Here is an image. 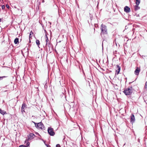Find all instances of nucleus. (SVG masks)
<instances>
[{"label": "nucleus", "mask_w": 147, "mask_h": 147, "mask_svg": "<svg viewBox=\"0 0 147 147\" xmlns=\"http://www.w3.org/2000/svg\"><path fill=\"white\" fill-rule=\"evenodd\" d=\"M123 92L126 95H131L133 92V89L132 87H129L128 88L125 89Z\"/></svg>", "instance_id": "obj_1"}, {"label": "nucleus", "mask_w": 147, "mask_h": 147, "mask_svg": "<svg viewBox=\"0 0 147 147\" xmlns=\"http://www.w3.org/2000/svg\"><path fill=\"white\" fill-rule=\"evenodd\" d=\"M36 128L38 129H41L45 130V127L42 122H40L38 123H36L33 122Z\"/></svg>", "instance_id": "obj_2"}, {"label": "nucleus", "mask_w": 147, "mask_h": 147, "mask_svg": "<svg viewBox=\"0 0 147 147\" xmlns=\"http://www.w3.org/2000/svg\"><path fill=\"white\" fill-rule=\"evenodd\" d=\"M101 34H107V26L105 25L102 24L101 25Z\"/></svg>", "instance_id": "obj_3"}, {"label": "nucleus", "mask_w": 147, "mask_h": 147, "mask_svg": "<svg viewBox=\"0 0 147 147\" xmlns=\"http://www.w3.org/2000/svg\"><path fill=\"white\" fill-rule=\"evenodd\" d=\"M48 132L49 134L51 136H53L55 134L53 129L51 127H49L48 129Z\"/></svg>", "instance_id": "obj_4"}, {"label": "nucleus", "mask_w": 147, "mask_h": 147, "mask_svg": "<svg viewBox=\"0 0 147 147\" xmlns=\"http://www.w3.org/2000/svg\"><path fill=\"white\" fill-rule=\"evenodd\" d=\"M26 103L24 102H23L21 108V112L22 113L25 112V108L26 107Z\"/></svg>", "instance_id": "obj_5"}, {"label": "nucleus", "mask_w": 147, "mask_h": 147, "mask_svg": "<svg viewBox=\"0 0 147 147\" xmlns=\"http://www.w3.org/2000/svg\"><path fill=\"white\" fill-rule=\"evenodd\" d=\"M35 137V135L32 133L30 134L29 136H28V140L29 141L33 139Z\"/></svg>", "instance_id": "obj_6"}, {"label": "nucleus", "mask_w": 147, "mask_h": 147, "mask_svg": "<svg viewBox=\"0 0 147 147\" xmlns=\"http://www.w3.org/2000/svg\"><path fill=\"white\" fill-rule=\"evenodd\" d=\"M130 122L132 123L134 122L135 121V118L134 117V116L133 114H132L130 116Z\"/></svg>", "instance_id": "obj_7"}, {"label": "nucleus", "mask_w": 147, "mask_h": 147, "mask_svg": "<svg viewBox=\"0 0 147 147\" xmlns=\"http://www.w3.org/2000/svg\"><path fill=\"white\" fill-rule=\"evenodd\" d=\"M124 11L127 13L130 12V8L128 6H125L124 8Z\"/></svg>", "instance_id": "obj_8"}, {"label": "nucleus", "mask_w": 147, "mask_h": 147, "mask_svg": "<svg viewBox=\"0 0 147 147\" xmlns=\"http://www.w3.org/2000/svg\"><path fill=\"white\" fill-rule=\"evenodd\" d=\"M140 68L137 67V68L134 71L135 74L137 75H138L140 72Z\"/></svg>", "instance_id": "obj_9"}, {"label": "nucleus", "mask_w": 147, "mask_h": 147, "mask_svg": "<svg viewBox=\"0 0 147 147\" xmlns=\"http://www.w3.org/2000/svg\"><path fill=\"white\" fill-rule=\"evenodd\" d=\"M117 69L116 70V73L115 74L117 75H118L119 73L120 70V67L118 65H117Z\"/></svg>", "instance_id": "obj_10"}, {"label": "nucleus", "mask_w": 147, "mask_h": 147, "mask_svg": "<svg viewBox=\"0 0 147 147\" xmlns=\"http://www.w3.org/2000/svg\"><path fill=\"white\" fill-rule=\"evenodd\" d=\"M28 140H26L25 141V144L26 145H25L26 147H30V143L29 142H28Z\"/></svg>", "instance_id": "obj_11"}, {"label": "nucleus", "mask_w": 147, "mask_h": 147, "mask_svg": "<svg viewBox=\"0 0 147 147\" xmlns=\"http://www.w3.org/2000/svg\"><path fill=\"white\" fill-rule=\"evenodd\" d=\"M139 5L136 4L134 7V9L135 11H137L140 9V7L138 6Z\"/></svg>", "instance_id": "obj_12"}, {"label": "nucleus", "mask_w": 147, "mask_h": 147, "mask_svg": "<svg viewBox=\"0 0 147 147\" xmlns=\"http://www.w3.org/2000/svg\"><path fill=\"white\" fill-rule=\"evenodd\" d=\"M14 43L16 44H17L19 43V39L18 38H16L14 40Z\"/></svg>", "instance_id": "obj_13"}, {"label": "nucleus", "mask_w": 147, "mask_h": 147, "mask_svg": "<svg viewBox=\"0 0 147 147\" xmlns=\"http://www.w3.org/2000/svg\"><path fill=\"white\" fill-rule=\"evenodd\" d=\"M0 113L1 114L3 115L6 113V112L5 111L2 110L1 109H0Z\"/></svg>", "instance_id": "obj_14"}, {"label": "nucleus", "mask_w": 147, "mask_h": 147, "mask_svg": "<svg viewBox=\"0 0 147 147\" xmlns=\"http://www.w3.org/2000/svg\"><path fill=\"white\" fill-rule=\"evenodd\" d=\"M45 36L46 37V45H47L48 43L49 42V41L48 38L47 36V35H45Z\"/></svg>", "instance_id": "obj_15"}, {"label": "nucleus", "mask_w": 147, "mask_h": 147, "mask_svg": "<svg viewBox=\"0 0 147 147\" xmlns=\"http://www.w3.org/2000/svg\"><path fill=\"white\" fill-rule=\"evenodd\" d=\"M36 43L37 45L39 46V45L40 44V41L38 40H36Z\"/></svg>", "instance_id": "obj_16"}, {"label": "nucleus", "mask_w": 147, "mask_h": 147, "mask_svg": "<svg viewBox=\"0 0 147 147\" xmlns=\"http://www.w3.org/2000/svg\"><path fill=\"white\" fill-rule=\"evenodd\" d=\"M51 46V45L50 44V42H49L48 43L47 45H46V47L47 48V47H50Z\"/></svg>", "instance_id": "obj_17"}, {"label": "nucleus", "mask_w": 147, "mask_h": 147, "mask_svg": "<svg viewBox=\"0 0 147 147\" xmlns=\"http://www.w3.org/2000/svg\"><path fill=\"white\" fill-rule=\"evenodd\" d=\"M31 34H33V32L32 31L30 33V35H29V37L30 38V37H32V36H31Z\"/></svg>", "instance_id": "obj_18"}, {"label": "nucleus", "mask_w": 147, "mask_h": 147, "mask_svg": "<svg viewBox=\"0 0 147 147\" xmlns=\"http://www.w3.org/2000/svg\"><path fill=\"white\" fill-rule=\"evenodd\" d=\"M6 77L5 76H2V77H0V80H2L3 78H5Z\"/></svg>", "instance_id": "obj_19"}, {"label": "nucleus", "mask_w": 147, "mask_h": 147, "mask_svg": "<svg viewBox=\"0 0 147 147\" xmlns=\"http://www.w3.org/2000/svg\"><path fill=\"white\" fill-rule=\"evenodd\" d=\"M145 88L146 89H147V81L145 83Z\"/></svg>", "instance_id": "obj_20"}, {"label": "nucleus", "mask_w": 147, "mask_h": 147, "mask_svg": "<svg viewBox=\"0 0 147 147\" xmlns=\"http://www.w3.org/2000/svg\"><path fill=\"white\" fill-rule=\"evenodd\" d=\"M2 8L3 9L5 8V6L4 5H3L2 6Z\"/></svg>", "instance_id": "obj_21"}, {"label": "nucleus", "mask_w": 147, "mask_h": 147, "mask_svg": "<svg viewBox=\"0 0 147 147\" xmlns=\"http://www.w3.org/2000/svg\"><path fill=\"white\" fill-rule=\"evenodd\" d=\"M19 147H26L25 145H22L19 146Z\"/></svg>", "instance_id": "obj_22"}, {"label": "nucleus", "mask_w": 147, "mask_h": 147, "mask_svg": "<svg viewBox=\"0 0 147 147\" xmlns=\"http://www.w3.org/2000/svg\"><path fill=\"white\" fill-rule=\"evenodd\" d=\"M56 147H60V145L59 144H58L56 145Z\"/></svg>", "instance_id": "obj_23"}, {"label": "nucleus", "mask_w": 147, "mask_h": 147, "mask_svg": "<svg viewBox=\"0 0 147 147\" xmlns=\"http://www.w3.org/2000/svg\"><path fill=\"white\" fill-rule=\"evenodd\" d=\"M6 7H7V8H9V5H6Z\"/></svg>", "instance_id": "obj_24"}, {"label": "nucleus", "mask_w": 147, "mask_h": 147, "mask_svg": "<svg viewBox=\"0 0 147 147\" xmlns=\"http://www.w3.org/2000/svg\"><path fill=\"white\" fill-rule=\"evenodd\" d=\"M36 134H37V135H39V134H38V133H37V132H36Z\"/></svg>", "instance_id": "obj_25"}, {"label": "nucleus", "mask_w": 147, "mask_h": 147, "mask_svg": "<svg viewBox=\"0 0 147 147\" xmlns=\"http://www.w3.org/2000/svg\"><path fill=\"white\" fill-rule=\"evenodd\" d=\"M1 21V19L0 18V22Z\"/></svg>", "instance_id": "obj_26"}, {"label": "nucleus", "mask_w": 147, "mask_h": 147, "mask_svg": "<svg viewBox=\"0 0 147 147\" xmlns=\"http://www.w3.org/2000/svg\"><path fill=\"white\" fill-rule=\"evenodd\" d=\"M29 42H31V41H30V40H29Z\"/></svg>", "instance_id": "obj_27"}]
</instances>
